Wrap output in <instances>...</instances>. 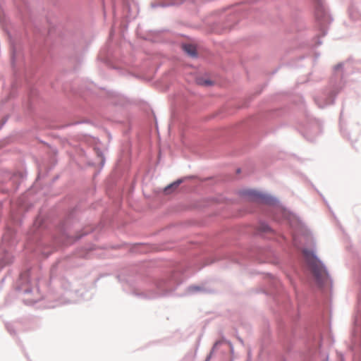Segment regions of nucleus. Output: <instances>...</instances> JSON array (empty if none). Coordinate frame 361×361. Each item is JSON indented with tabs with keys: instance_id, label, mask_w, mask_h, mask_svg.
<instances>
[{
	"instance_id": "nucleus-2",
	"label": "nucleus",
	"mask_w": 361,
	"mask_h": 361,
	"mask_svg": "<svg viewBox=\"0 0 361 361\" xmlns=\"http://www.w3.org/2000/svg\"><path fill=\"white\" fill-rule=\"evenodd\" d=\"M246 195L252 201L266 203L269 202L268 198L265 197V195L255 190H249L246 192Z\"/></svg>"
},
{
	"instance_id": "nucleus-3",
	"label": "nucleus",
	"mask_w": 361,
	"mask_h": 361,
	"mask_svg": "<svg viewBox=\"0 0 361 361\" xmlns=\"http://www.w3.org/2000/svg\"><path fill=\"white\" fill-rule=\"evenodd\" d=\"M183 50L191 56H196V48L192 44H184L183 45Z\"/></svg>"
},
{
	"instance_id": "nucleus-4",
	"label": "nucleus",
	"mask_w": 361,
	"mask_h": 361,
	"mask_svg": "<svg viewBox=\"0 0 361 361\" xmlns=\"http://www.w3.org/2000/svg\"><path fill=\"white\" fill-rule=\"evenodd\" d=\"M181 182H182V181H181L180 180H177L176 182H175V183H172V184L169 185V186H167V187L165 188V190H164L165 192H166V194L170 193L171 190V189H174V188H178V186L181 183Z\"/></svg>"
},
{
	"instance_id": "nucleus-1",
	"label": "nucleus",
	"mask_w": 361,
	"mask_h": 361,
	"mask_svg": "<svg viewBox=\"0 0 361 361\" xmlns=\"http://www.w3.org/2000/svg\"><path fill=\"white\" fill-rule=\"evenodd\" d=\"M302 253L316 279L319 282L323 281L327 276L326 271L321 262L314 256L313 252L304 250Z\"/></svg>"
}]
</instances>
